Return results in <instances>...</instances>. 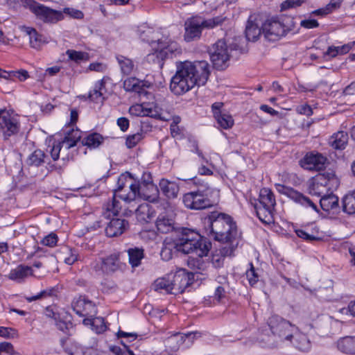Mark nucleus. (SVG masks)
<instances>
[{
    "label": "nucleus",
    "instance_id": "dca6fc26",
    "mask_svg": "<svg viewBox=\"0 0 355 355\" xmlns=\"http://www.w3.org/2000/svg\"><path fill=\"white\" fill-rule=\"evenodd\" d=\"M0 130L6 138L19 131V123L17 118L6 110H0Z\"/></svg>",
    "mask_w": 355,
    "mask_h": 355
},
{
    "label": "nucleus",
    "instance_id": "4d7b16f0",
    "mask_svg": "<svg viewBox=\"0 0 355 355\" xmlns=\"http://www.w3.org/2000/svg\"><path fill=\"white\" fill-rule=\"evenodd\" d=\"M0 353L1 355L19 354L14 352L13 346L11 343L6 342L0 343Z\"/></svg>",
    "mask_w": 355,
    "mask_h": 355
},
{
    "label": "nucleus",
    "instance_id": "c9c22d12",
    "mask_svg": "<svg viewBox=\"0 0 355 355\" xmlns=\"http://www.w3.org/2000/svg\"><path fill=\"white\" fill-rule=\"evenodd\" d=\"M290 344H292L295 348L303 352L308 351L311 347V343L307 336L300 332L297 328L296 332L294 334L292 343Z\"/></svg>",
    "mask_w": 355,
    "mask_h": 355
},
{
    "label": "nucleus",
    "instance_id": "338daca9",
    "mask_svg": "<svg viewBox=\"0 0 355 355\" xmlns=\"http://www.w3.org/2000/svg\"><path fill=\"white\" fill-rule=\"evenodd\" d=\"M119 338H125L130 341L135 340L137 338V334L135 333H127L123 331L119 330L117 333Z\"/></svg>",
    "mask_w": 355,
    "mask_h": 355
},
{
    "label": "nucleus",
    "instance_id": "58836bf2",
    "mask_svg": "<svg viewBox=\"0 0 355 355\" xmlns=\"http://www.w3.org/2000/svg\"><path fill=\"white\" fill-rule=\"evenodd\" d=\"M105 91V83L103 80H101L95 84L94 89L89 92L88 98L94 103H103L104 100L103 94Z\"/></svg>",
    "mask_w": 355,
    "mask_h": 355
},
{
    "label": "nucleus",
    "instance_id": "c756f323",
    "mask_svg": "<svg viewBox=\"0 0 355 355\" xmlns=\"http://www.w3.org/2000/svg\"><path fill=\"white\" fill-rule=\"evenodd\" d=\"M118 196H113L111 200H109L103 207V215L105 218H110L111 216H117L121 210V205L117 199Z\"/></svg>",
    "mask_w": 355,
    "mask_h": 355
},
{
    "label": "nucleus",
    "instance_id": "ddd939ff",
    "mask_svg": "<svg viewBox=\"0 0 355 355\" xmlns=\"http://www.w3.org/2000/svg\"><path fill=\"white\" fill-rule=\"evenodd\" d=\"M92 268L98 273L110 274L121 268L122 263L119 261V256L116 253L112 254L106 257L101 258L92 263Z\"/></svg>",
    "mask_w": 355,
    "mask_h": 355
},
{
    "label": "nucleus",
    "instance_id": "37998d69",
    "mask_svg": "<svg viewBox=\"0 0 355 355\" xmlns=\"http://www.w3.org/2000/svg\"><path fill=\"white\" fill-rule=\"evenodd\" d=\"M338 348L346 354H355V337L347 336L338 342Z\"/></svg>",
    "mask_w": 355,
    "mask_h": 355
},
{
    "label": "nucleus",
    "instance_id": "473e14b6",
    "mask_svg": "<svg viewBox=\"0 0 355 355\" xmlns=\"http://www.w3.org/2000/svg\"><path fill=\"white\" fill-rule=\"evenodd\" d=\"M139 186L140 194L138 195V198H144L150 202H155L157 200L159 189L154 184L153 182H150L149 181L147 183V187H146L148 190V192L144 191V188H142L141 186Z\"/></svg>",
    "mask_w": 355,
    "mask_h": 355
},
{
    "label": "nucleus",
    "instance_id": "7ed1b4c3",
    "mask_svg": "<svg viewBox=\"0 0 355 355\" xmlns=\"http://www.w3.org/2000/svg\"><path fill=\"white\" fill-rule=\"evenodd\" d=\"M270 334H262L259 338L263 347L275 348L292 343L297 331L295 325L279 315H272L268 321Z\"/></svg>",
    "mask_w": 355,
    "mask_h": 355
},
{
    "label": "nucleus",
    "instance_id": "f257e3e1",
    "mask_svg": "<svg viewBox=\"0 0 355 355\" xmlns=\"http://www.w3.org/2000/svg\"><path fill=\"white\" fill-rule=\"evenodd\" d=\"M209 74V65L205 60L177 62L170 89L175 95L184 94L196 85H205Z\"/></svg>",
    "mask_w": 355,
    "mask_h": 355
},
{
    "label": "nucleus",
    "instance_id": "5fc2aeb1",
    "mask_svg": "<svg viewBox=\"0 0 355 355\" xmlns=\"http://www.w3.org/2000/svg\"><path fill=\"white\" fill-rule=\"evenodd\" d=\"M295 232L298 237H300L305 241H307L309 242L321 240L320 237L315 236L313 234H309L304 230L297 229V230H295Z\"/></svg>",
    "mask_w": 355,
    "mask_h": 355
},
{
    "label": "nucleus",
    "instance_id": "79ce46f5",
    "mask_svg": "<svg viewBox=\"0 0 355 355\" xmlns=\"http://www.w3.org/2000/svg\"><path fill=\"white\" fill-rule=\"evenodd\" d=\"M129 263L132 268L138 267L144 257V250L139 248H132L128 250Z\"/></svg>",
    "mask_w": 355,
    "mask_h": 355
},
{
    "label": "nucleus",
    "instance_id": "9b49d317",
    "mask_svg": "<svg viewBox=\"0 0 355 355\" xmlns=\"http://www.w3.org/2000/svg\"><path fill=\"white\" fill-rule=\"evenodd\" d=\"M232 48L228 46L223 40H218L210 48L209 53L214 67L217 70H224L229 65Z\"/></svg>",
    "mask_w": 355,
    "mask_h": 355
},
{
    "label": "nucleus",
    "instance_id": "2eb2a0df",
    "mask_svg": "<svg viewBox=\"0 0 355 355\" xmlns=\"http://www.w3.org/2000/svg\"><path fill=\"white\" fill-rule=\"evenodd\" d=\"M80 138L81 135L79 130H72L71 132H69L67 135L65 136L62 141L53 142L52 148L50 152L52 159L54 161L58 159L62 147H65L67 149H69L75 146Z\"/></svg>",
    "mask_w": 355,
    "mask_h": 355
},
{
    "label": "nucleus",
    "instance_id": "de8ad7c7",
    "mask_svg": "<svg viewBox=\"0 0 355 355\" xmlns=\"http://www.w3.org/2000/svg\"><path fill=\"white\" fill-rule=\"evenodd\" d=\"M254 209L257 216L261 221L266 223H270L271 222L273 210H268L266 207L259 206L257 203L254 205Z\"/></svg>",
    "mask_w": 355,
    "mask_h": 355
},
{
    "label": "nucleus",
    "instance_id": "a19ab883",
    "mask_svg": "<svg viewBox=\"0 0 355 355\" xmlns=\"http://www.w3.org/2000/svg\"><path fill=\"white\" fill-rule=\"evenodd\" d=\"M48 159V156L44 151L37 149L33 151L27 158L26 163L29 166H40L45 163Z\"/></svg>",
    "mask_w": 355,
    "mask_h": 355
},
{
    "label": "nucleus",
    "instance_id": "ea45409f",
    "mask_svg": "<svg viewBox=\"0 0 355 355\" xmlns=\"http://www.w3.org/2000/svg\"><path fill=\"white\" fill-rule=\"evenodd\" d=\"M140 38L146 42L150 44L153 50H155L157 45V39H159L157 36L158 33L155 32L150 28H146L144 30L139 29Z\"/></svg>",
    "mask_w": 355,
    "mask_h": 355
},
{
    "label": "nucleus",
    "instance_id": "c85d7f7f",
    "mask_svg": "<svg viewBox=\"0 0 355 355\" xmlns=\"http://www.w3.org/2000/svg\"><path fill=\"white\" fill-rule=\"evenodd\" d=\"M135 214L138 222L147 223L155 216V211L149 204L143 203L137 207Z\"/></svg>",
    "mask_w": 355,
    "mask_h": 355
},
{
    "label": "nucleus",
    "instance_id": "8fccbe9b",
    "mask_svg": "<svg viewBox=\"0 0 355 355\" xmlns=\"http://www.w3.org/2000/svg\"><path fill=\"white\" fill-rule=\"evenodd\" d=\"M217 123L220 127L223 129H229L234 125V119L232 116L226 113L216 115L215 117Z\"/></svg>",
    "mask_w": 355,
    "mask_h": 355
},
{
    "label": "nucleus",
    "instance_id": "423d86ee",
    "mask_svg": "<svg viewBox=\"0 0 355 355\" xmlns=\"http://www.w3.org/2000/svg\"><path fill=\"white\" fill-rule=\"evenodd\" d=\"M225 17L216 16L210 19H205L201 16L191 17L184 22V40L191 42L200 39L203 29H212L222 25Z\"/></svg>",
    "mask_w": 355,
    "mask_h": 355
},
{
    "label": "nucleus",
    "instance_id": "1a4fd4ad",
    "mask_svg": "<svg viewBox=\"0 0 355 355\" xmlns=\"http://www.w3.org/2000/svg\"><path fill=\"white\" fill-rule=\"evenodd\" d=\"M113 194L124 202L130 203L136 200L140 194L139 183L133 181L130 173L121 174L118 178L117 186Z\"/></svg>",
    "mask_w": 355,
    "mask_h": 355
},
{
    "label": "nucleus",
    "instance_id": "49530a36",
    "mask_svg": "<svg viewBox=\"0 0 355 355\" xmlns=\"http://www.w3.org/2000/svg\"><path fill=\"white\" fill-rule=\"evenodd\" d=\"M123 87L127 92H135L141 94V82L137 78H127L123 82Z\"/></svg>",
    "mask_w": 355,
    "mask_h": 355
},
{
    "label": "nucleus",
    "instance_id": "72a5a7b5",
    "mask_svg": "<svg viewBox=\"0 0 355 355\" xmlns=\"http://www.w3.org/2000/svg\"><path fill=\"white\" fill-rule=\"evenodd\" d=\"M64 352L69 355H97L92 347L84 349L76 343H71L64 347Z\"/></svg>",
    "mask_w": 355,
    "mask_h": 355
},
{
    "label": "nucleus",
    "instance_id": "4be33fe9",
    "mask_svg": "<svg viewBox=\"0 0 355 355\" xmlns=\"http://www.w3.org/2000/svg\"><path fill=\"white\" fill-rule=\"evenodd\" d=\"M128 226V222L125 219L113 218L105 227V234L109 237H115L121 235Z\"/></svg>",
    "mask_w": 355,
    "mask_h": 355
},
{
    "label": "nucleus",
    "instance_id": "bf43d9fd",
    "mask_svg": "<svg viewBox=\"0 0 355 355\" xmlns=\"http://www.w3.org/2000/svg\"><path fill=\"white\" fill-rule=\"evenodd\" d=\"M58 242V236L54 233H51L46 236L42 241V243L49 247H54Z\"/></svg>",
    "mask_w": 355,
    "mask_h": 355
},
{
    "label": "nucleus",
    "instance_id": "6ab92c4d",
    "mask_svg": "<svg viewBox=\"0 0 355 355\" xmlns=\"http://www.w3.org/2000/svg\"><path fill=\"white\" fill-rule=\"evenodd\" d=\"M327 158L320 153H307L300 160V166L309 171H320L325 167Z\"/></svg>",
    "mask_w": 355,
    "mask_h": 355
},
{
    "label": "nucleus",
    "instance_id": "0e129e2a",
    "mask_svg": "<svg viewBox=\"0 0 355 355\" xmlns=\"http://www.w3.org/2000/svg\"><path fill=\"white\" fill-rule=\"evenodd\" d=\"M117 125L123 132L126 131L129 127V120L125 117H120L117 119Z\"/></svg>",
    "mask_w": 355,
    "mask_h": 355
},
{
    "label": "nucleus",
    "instance_id": "f03ea898",
    "mask_svg": "<svg viewBox=\"0 0 355 355\" xmlns=\"http://www.w3.org/2000/svg\"><path fill=\"white\" fill-rule=\"evenodd\" d=\"M207 235L216 241L225 243L228 249L224 252L225 256H231L238 245L239 233L232 218L225 214L211 212L205 219Z\"/></svg>",
    "mask_w": 355,
    "mask_h": 355
},
{
    "label": "nucleus",
    "instance_id": "6e6552de",
    "mask_svg": "<svg viewBox=\"0 0 355 355\" xmlns=\"http://www.w3.org/2000/svg\"><path fill=\"white\" fill-rule=\"evenodd\" d=\"M213 189L207 184L200 185L196 191H191L183 196V203L190 209H203L212 206L210 197Z\"/></svg>",
    "mask_w": 355,
    "mask_h": 355
},
{
    "label": "nucleus",
    "instance_id": "13d9d810",
    "mask_svg": "<svg viewBox=\"0 0 355 355\" xmlns=\"http://www.w3.org/2000/svg\"><path fill=\"white\" fill-rule=\"evenodd\" d=\"M306 1V0H286L282 3V10L299 7Z\"/></svg>",
    "mask_w": 355,
    "mask_h": 355
},
{
    "label": "nucleus",
    "instance_id": "680f3d73",
    "mask_svg": "<svg viewBox=\"0 0 355 355\" xmlns=\"http://www.w3.org/2000/svg\"><path fill=\"white\" fill-rule=\"evenodd\" d=\"M300 26L303 28L311 29L318 27L319 23L316 19H309L302 20L300 22Z\"/></svg>",
    "mask_w": 355,
    "mask_h": 355
},
{
    "label": "nucleus",
    "instance_id": "7c9ffc66",
    "mask_svg": "<svg viewBox=\"0 0 355 355\" xmlns=\"http://www.w3.org/2000/svg\"><path fill=\"white\" fill-rule=\"evenodd\" d=\"M159 191L168 198H175L179 193V186L175 182L162 179L159 184Z\"/></svg>",
    "mask_w": 355,
    "mask_h": 355
},
{
    "label": "nucleus",
    "instance_id": "cd10ccee",
    "mask_svg": "<svg viewBox=\"0 0 355 355\" xmlns=\"http://www.w3.org/2000/svg\"><path fill=\"white\" fill-rule=\"evenodd\" d=\"M259 206L266 207L268 210H274L276 205L275 198L272 191L268 188L260 190L259 196Z\"/></svg>",
    "mask_w": 355,
    "mask_h": 355
},
{
    "label": "nucleus",
    "instance_id": "393cba45",
    "mask_svg": "<svg viewBox=\"0 0 355 355\" xmlns=\"http://www.w3.org/2000/svg\"><path fill=\"white\" fill-rule=\"evenodd\" d=\"M20 29L28 35L30 45L33 49L38 50L43 44L48 42L46 38L43 35L39 34L33 28L22 26H20Z\"/></svg>",
    "mask_w": 355,
    "mask_h": 355
},
{
    "label": "nucleus",
    "instance_id": "20e7f679",
    "mask_svg": "<svg viewBox=\"0 0 355 355\" xmlns=\"http://www.w3.org/2000/svg\"><path fill=\"white\" fill-rule=\"evenodd\" d=\"M26 6L41 20L46 23H56L64 19V14L74 19H83L82 11L72 8H65L63 11L53 10L33 0H26Z\"/></svg>",
    "mask_w": 355,
    "mask_h": 355
},
{
    "label": "nucleus",
    "instance_id": "f8f14e48",
    "mask_svg": "<svg viewBox=\"0 0 355 355\" xmlns=\"http://www.w3.org/2000/svg\"><path fill=\"white\" fill-rule=\"evenodd\" d=\"M289 30L284 21L277 18L268 19L262 25L263 33L270 41H275L284 36Z\"/></svg>",
    "mask_w": 355,
    "mask_h": 355
},
{
    "label": "nucleus",
    "instance_id": "e2e57ef3",
    "mask_svg": "<svg viewBox=\"0 0 355 355\" xmlns=\"http://www.w3.org/2000/svg\"><path fill=\"white\" fill-rule=\"evenodd\" d=\"M297 112L300 114L311 116L313 114L311 107L309 105H302L297 107Z\"/></svg>",
    "mask_w": 355,
    "mask_h": 355
},
{
    "label": "nucleus",
    "instance_id": "774afa93",
    "mask_svg": "<svg viewBox=\"0 0 355 355\" xmlns=\"http://www.w3.org/2000/svg\"><path fill=\"white\" fill-rule=\"evenodd\" d=\"M318 175H322L324 178L326 180V184L329 187V184L331 182H334L336 180L335 174L334 172H327L324 173H320Z\"/></svg>",
    "mask_w": 355,
    "mask_h": 355
},
{
    "label": "nucleus",
    "instance_id": "b1692460",
    "mask_svg": "<svg viewBox=\"0 0 355 355\" xmlns=\"http://www.w3.org/2000/svg\"><path fill=\"white\" fill-rule=\"evenodd\" d=\"M328 189L329 187L326 184V180L322 175H316L309 182L308 190L311 195L320 196Z\"/></svg>",
    "mask_w": 355,
    "mask_h": 355
},
{
    "label": "nucleus",
    "instance_id": "c03bdc74",
    "mask_svg": "<svg viewBox=\"0 0 355 355\" xmlns=\"http://www.w3.org/2000/svg\"><path fill=\"white\" fill-rule=\"evenodd\" d=\"M343 211L348 214H355V191L346 194L342 200Z\"/></svg>",
    "mask_w": 355,
    "mask_h": 355
},
{
    "label": "nucleus",
    "instance_id": "09e8293b",
    "mask_svg": "<svg viewBox=\"0 0 355 355\" xmlns=\"http://www.w3.org/2000/svg\"><path fill=\"white\" fill-rule=\"evenodd\" d=\"M59 259L68 265L73 264L77 260V255L72 249L64 247L60 251Z\"/></svg>",
    "mask_w": 355,
    "mask_h": 355
},
{
    "label": "nucleus",
    "instance_id": "e433bc0d",
    "mask_svg": "<svg viewBox=\"0 0 355 355\" xmlns=\"http://www.w3.org/2000/svg\"><path fill=\"white\" fill-rule=\"evenodd\" d=\"M174 222L173 218L166 214H159L156 220V227L160 233L167 234L173 230Z\"/></svg>",
    "mask_w": 355,
    "mask_h": 355
},
{
    "label": "nucleus",
    "instance_id": "3c124183",
    "mask_svg": "<svg viewBox=\"0 0 355 355\" xmlns=\"http://www.w3.org/2000/svg\"><path fill=\"white\" fill-rule=\"evenodd\" d=\"M91 324L92 329L96 334L103 333L107 329L105 320L103 318L101 317L93 318L91 321Z\"/></svg>",
    "mask_w": 355,
    "mask_h": 355
},
{
    "label": "nucleus",
    "instance_id": "39448f33",
    "mask_svg": "<svg viewBox=\"0 0 355 355\" xmlns=\"http://www.w3.org/2000/svg\"><path fill=\"white\" fill-rule=\"evenodd\" d=\"M179 252L184 254L196 253L197 256H207L211 243L204 239L199 234L190 230H184L181 236L175 238Z\"/></svg>",
    "mask_w": 355,
    "mask_h": 355
},
{
    "label": "nucleus",
    "instance_id": "0eeeda50",
    "mask_svg": "<svg viewBox=\"0 0 355 355\" xmlns=\"http://www.w3.org/2000/svg\"><path fill=\"white\" fill-rule=\"evenodd\" d=\"M189 284V274L184 270H182L174 275L157 279L153 284V287L156 291L178 295L182 293Z\"/></svg>",
    "mask_w": 355,
    "mask_h": 355
},
{
    "label": "nucleus",
    "instance_id": "4468645a",
    "mask_svg": "<svg viewBox=\"0 0 355 355\" xmlns=\"http://www.w3.org/2000/svg\"><path fill=\"white\" fill-rule=\"evenodd\" d=\"M277 190L282 194L286 196L295 202L304 207L305 208H311L313 211L318 212L317 205L308 197L303 193L294 189L293 188L286 187L282 184L277 186Z\"/></svg>",
    "mask_w": 355,
    "mask_h": 355
},
{
    "label": "nucleus",
    "instance_id": "5701e85b",
    "mask_svg": "<svg viewBox=\"0 0 355 355\" xmlns=\"http://www.w3.org/2000/svg\"><path fill=\"white\" fill-rule=\"evenodd\" d=\"M178 252V244H177L175 238L171 236L166 237L164 240L160 252L162 259L164 261H169Z\"/></svg>",
    "mask_w": 355,
    "mask_h": 355
},
{
    "label": "nucleus",
    "instance_id": "bb28decb",
    "mask_svg": "<svg viewBox=\"0 0 355 355\" xmlns=\"http://www.w3.org/2000/svg\"><path fill=\"white\" fill-rule=\"evenodd\" d=\"M320 204L324 211L334 214L340 211L338 198L334 194L324 195L320 200Z\"/></svg>",
    "mask_w": 355,
    "mask_h": 355
},
{
    "label": "nucleus",
    "instance_id": "a878e982",
    "mask_svg": "<svg viewBox=\"0 0 355 355\" xmlns=\"http://www.w3.org/2000/svg\"><path fill=\"white\" fill-rule=\"evenodd\" d=\"M262 28L259 27V24L257 21V18L254 15H250L245 28V37L248 40L256 41L261 33Z\"/></svg>",
    "mask_w": 355,
    "mask_h": 355
},
{
    "label": "nucleus",
    "instance_id": "69168bd1",
    "mask_svg": "<svg viewBox=\"0 0 355 355\" xmlns=\"http://www.w3.org/2000/svg\"><path fill=\"white\" fill-rule=\"evenodd\" d=\"M355 42H351L341 46H338V54L343 55L348 53L354 46Z\"/></svg>",
    "mask_w": 355,
    "mask_h": 355
},
{
    "label": "nucleus",
    "instance_id": "052dcab7",
    "mask_svg": "<svg viewBox=\"0 0 355 355\" xmlns=\"http://www.w3.org/2000/svg\"><path fill=\"white\" fill-rule=\"evenodd\" d=\"M251 268L247 271L246 275L249 280V283L250 285H254L258 282L259 275L255 271V269L252 265V263H250Z\"/></svg>",
    "mask_w": 355,
    "mask_h": 355
},
{
    "label": "nucleus",
    "instance_id": "4c0bfd02",
    "mask_svg": "<svg viewBox=\"0 0 355 355\" xmlns=\"http://www.w3.org/2000/svg\"><path fill=\"white\" fill-rule=\"evenodd\" d=\"M116 59L120 67L121 72L124 76L131 75L136 69L135 63L131 59L122 55H117Z\"/></svg>",
    "mask_w": 355,
    "mask_h": 355
},
{
    "label": "nucleus",
    "instance_id": "603ef678",
    "mask_svg": "<svg viewBox=\"0 0 355 355\" xmlns=\"http://www.w3.org/2000/svg\"><path fill=\"white\" fill-rule=\"evenodd\" d=\"M143 139V132H137L126 138L125 144L128 148L135 147Z\"/></svg>",
    "mask_w": 355,
    "mask_h": 355
},
{
    "label": "nucleus",
    "instance_id": "412c9836",
    "mask_svg": "<svg viewBox=\"0 0 355 355\" xmlns=\"http://www.w3.org/2000/svg\"><path fill=\"white\" fill-rule=\"evenodd\" d=\"M73 311L80 317L92 316L96 313L95 304L83 297H80L72 303Z\"/></svg>",
    "mask_w": 355,
    "mask_h": 355
},
{
    "label": "nucleus",
    "instance_id": "a18cd8bd",
    "mask_svg": "<svg viewBox=\"0 0 355 355\" xmlns=\"http://www.w3.org/2000/svg\"><path fill=\"white\" fill-rule=\"evenodd\" d=\"M103 141V137L98 133L93 132L85 137L82 143L84 146L89 148H96L98 147Z\"/></svg>",
    "mask_w": 355,
    "mask_h": 355
},
{
    "label": "nucleus",
    "instance_id": "a211bd4d",
    "mask_svg": "<svg viewBox=\"0 0 355 355\" xmlns=\"http://www.w3.org/2000/svg\"><path fill=\"white\" fill-rule=\"evenodd\" d=\"M129 112L132 115L138 116H149L154 119L165 120L162 116L160 109L154 103H143L131 106Z\"/></svg>",
    "mask_w": 355,
    "mask_h": 355
},
{
    "label": "nucleus",
    "instance_id": "2f4dec72",
    "mask_svg": "<svg viewBox=\"0 0 355 355\" xmlns=\"http://www.w3.org/2000/svg\"><path fill=\"white\" fill-rule=\"evenodd\" d=\"M32 275V268L24 265H19L15 268L10 270L8 278L17 282H21L28 276Z\"/></svg>",
    "mask_w": 355,
    "mask_h": 355
},
{
    "label": "nucleus",
    "instance_id": "f3484780",
    "mask_svg": "<svg viewBox=\"0 0 355 355\" xmlns=\"http://www.w3.org/2000/svg\"><path fill=\"white\" fill-rule=\"evenodd\" d=\"M0 130L6 138L19 131V123L17 118L6 110H0Z\"/></svg>",
    "mask_w": 355,
    "mask_h": 355
},
{
    "label": "nucleus",
    "instance_id": "864d4df0",
    "mask_svg": "<svg viewBox=\"0 0 355 355\" xmlns=\"http://www.w3.org/2000/svg\"><path fill=\"white\" fill-rule=\"evenodd\" d=\"M66 54L68 55L70 60H73L76 62H78L87 58V54L86 53L76 51L75 50L71 49L67 50L66 51Z\"/></svg>",
    "mask_w": 355,
    "mask_h": 355
},
{
    "label": "nucleus",
    "instance_id": "6e6d98bb",
    "mask_svg": "<svg viewBox=\"0 0 355 355\" xmlns=\"http://www.w3.org/2000/svg\"><path fill=\"white\" fill-rule=\"evenodd\" d=\"M8 77H9L10 79H15L17 78L20 81H24L26 80L28 78V73L26 70H19V71H12L9 72V73H7Z\"/></svg>",
    "mask_w": 355,
    "mask_h": 355
},
{
    "label": "nucleus",
    "instance_id": "9d476101",
    "mask_svg": "<svg viewBox=\"0 0 355 355\" xmlns=\"http://www.w3.org/2000/svg\"><path fill=\"white\" fill-rule=\"evenodd\" d=\"M155 51L147 55V60L162 66L163 60L165 58L172 57L173 55L181 53V49L177 42L171 41L168 37L157 39V45Z\"/></svg>",
    "mask_w": 355,
    "mask_h": 355
},
{
    "label": "nucleus",
    "instance_id": "aec40b11",
    "mask_svg": "<svg viewBox=\"0 0 355 355\" xmlns=\"http://www.w3.org/2000/svg\"><path fill=\"white\" fill-rule=\"evenodd\" d=\"M196 334V332H189L187 334L177 333L165 340V346L171 352H175L187 340H188L189 343H191L195 339Z\"/></svg>",
    "mask_w": 355,
    "mask_h": 355
},
{
    "label": "nucleus",
    "instance_id": "f704fd0d",
    "mask_svg": "<svg viewBox=\"0 0 355 355\" xmlns=\"http://www.w3.org/2000/svg\"><path fill=\"white\" fill-rule=\"evenodd\" d=\"M348 142V135L346 132L339 131L334 134L329 140V144L337 150L344 149Z\"/></svg>",
    "mask_w": 355,
    "mask_h": 355
}]
</instances>
